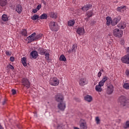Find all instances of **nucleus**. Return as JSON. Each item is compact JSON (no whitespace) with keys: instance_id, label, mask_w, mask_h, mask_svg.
I'll return each instance as SVG.
<instances>
[{"instance_id":"nucleus-1","label":"nucleus","mask_w":129,"mask_h":129,"mask_svg":"<svg viewBox=\"0 0 129 129\" xmlns=\"http://www.w3.org/2000/svg\"><path fill=\"white\" fill-rule=\"evenodd\" d=\"M118 102L121 106L123 107H125V108L129 106V100L128 99H126L125 96H121L118 99Z\"/></svg>"},{"instance_id":"nucleus-2","label":"nucleus","mask_w":129,"mask_h":129,"mask_svg":"<svg viewBox=\"0 0 129 129\" xmlns=\"http://www.w3.org/2000/svg\"><path fill=\"white\" fill-rule=\"evenodd\" d=\"M49 28L51 31H52V32H57V31L59 30V27L58 26L57 23L54 21H51L50 22Z\"/></svg>"},{"instance_id":"nucleus-3","label":"nucleus","mask_w":129,"mask_h":129,"mask_svg":"<svg viewBox=\"0 0 129 129\" xmlns=\"http://www.w3.org/2000/svg\"><path fill=\"white\" fill-rule=\"evenodd\" d=\"M113 34L114 36L117 38H121V37H122V35H123V31L121 30L116 28L113 30Z\"/></svg>"},{"instance_id":"nucleus-4","label":"nucleus","mask_w":129,"mask_h":129,"mask_svg":"<svg viewBox=\"0 0 129 129\" xmlns=\"http://www.w3.org/2000/svg\"><path fill=\"white\" fill-rule=\"evenodd\" d=\"M37 34L35 32L33 33L31 35H29L27 38L28 43H32L36 40V36Z\"/></svg>"},{"instance_id":"nucleus-5","label":"nucleus","mask_w":129,"mask_h":129,"mask_svg":"<svg viewBox=\"0 0 129 129\" xmlns=\"http://www.w3.org/2000/svg\"><path fill=\"white\" fill-rule=\"evenodd\" d=\"M49 83L52 86H57L59 84V80L57 78L50 79Z\"/></svg>"},{"instance_id":"nucleus-6","label":"nucleus","mask_w":129,"mask_h":129,"mask_svg":"<svg viewBox=\"0 0 129 129\" xmlns=\"http://www.w3.org/2000/svg\"><path fill=\"white\" fill-rule=\"evenodd\" d=\"M106 86H107L106 92L107 94H112V93L113 92V85L109 83V84H107Z\"/></svg>"},{"instance_id":"nucleus-7","label":"nucleus","mask_w":129,"mask_h":129,"mask_svg":"<svg viewBox=\"0 0 129 129\" xmlns=\"http://www.w3.org/2000/svg\"><path fill=\"white\" fill-rule=\"evenodd\" d=\"M57 108L61 111H64L66 108V103L64 102H60L57 104Z\"/></svg>"},{"instance_id":"nucleus-8","label":"nucleus","mask_w":129,"mask_h":129,"mask_svg":"<svg viewBox=\"0 0 129 129\" xmlns=\"http://www.w3.org/2000/svg\"><path fill=\"white\" fill-rule=\"evenodd\" d=\"M121 61L124 64H129V53L122 56L121 58Z\"/></svg>"},{"instance_id":"nucleus-9","label":"nucleus","mask_w":129,"mask_h":129,"mask_svg":"<svg viewBox=\"0 0 129 129\" xmlns=\"http://www.w3.org/2000/svg\"><path fill=\"white\" fill-rule=\"evenodd\" d=\"M79 83L80 86H84L88 83V80L85 78H81L80 79Z\"/></svg>"},{"instance_id":"nucleus-10","label":"nucleus","mask_w":129,"mask_h":129,"mask_svg":"<svg viewBox=\"0 0 129 129\" xmlns=\"http://www.w3.org/2000/svg\"><path fill=\"white\" fill-rule=\"evenodd\" d=\"M80 127L81 129H87V124L86 121L83 119H81L80 121Z\"/></svg>"},{"instance_id":"nucleus-11","label":"nucleus","mask_w":129,"mask_h":129,"mask_svg":"<svg viewBox=\"0 0 129 129\" xmlns=\"http://www.w3.org/2000/svg\"><path fill=\"white\" fill-rule=\"evenodd\" d=\"M55 100L57 102H63L64 100V96L61 94H57L55 96Z\"/></svg>"},{"instance_id":"nucleus-12","label":"nucleus","mask_w":129,"mask_h":129,"mask_svg":"<svg viewBox=\"0 0 129 129\" xmlns=\"http://www.w3.org/2000/svg\"><path fill=\"white\" fill-rule=\"evenodd\" d=\"M22 85L26 88H30V82L26 78H24L22 80Z\"/></svg>"},{"instance_id":"nucleus-13","label":"nucleus","mask_w":129,"mask_h":129,"mask_svg":"<svg viewBox=\"0 0 129 129\" xmlns=\"http://www.w3.org/2000/svg\"><path fill=\"white\" fill-rule=\"evenodd\" d=\"M77 33L78 35H80V36H82L85 34V30L82 27H79L77 30Z\"/></svg>"},{"instance_id":"nucleus-14","label":"nucleus","mask_w":129,"mask_h":129,"mask_svg":"<svg viewBox=\"0 0 129 129\" xmlns=\"http://www.w3.org/2000/svg\"><path fill=\"white\" fill-rule=\"evenodd\" d=\"M76 50H77V45L73 44L71 49L68 50V53H75L76 52Z\"/></svg>"},{"instance_id":"nucleus-15","label":"nucleus","mask_w":129,"mask_h":129,"mask_svg":"<svg viewBox=\"0 0 129 129\" xmlns=\"http://www.w3.org/2000/svg\"><path fill=\"white\" fill-rule=\"evenodd\" d=\"M107 77H104L102 80L100 82H99V84L98 85L102 87V86L104 85V83H105V82L107 81Z\"/></svg>"},{"instance_id":"nucleus-16","label":"nucleus","mask_w":129,"mask_h":129,"mask_svg":"<svg viewBox=\"0 0 129 129\" xmlns=\"http://www.w3.org/2000/svg\"><path fill=\"white\" fill-rule=\"evenodd\" d=\"M30 57L33 59H36L38 57V52L36 50L32 51L30 53Z\"/></svg>"},{"instance_id":"nucleus-17","label":"nucleus","mask_w":129,"mask_h":129,"mask_svg":"<svg viewBox=\"0 0 129 129\" xmlns=\"http://www.w3.org/2000/svg\"><path fill=\"white\" fill-rule=\"evenodd\" d=\"M38 51L40 55H45L47 52V50L44 49L43 47H40Z\"/></svg>"},{"instance_id":"nucleus-18","label":"nucleus","mask_w":129,"mask_h":129,"mask_svg":"<svg viewBox=\"0 0 129 129\" xmlns=\"http://www.w3.org/2000/svg\"><path fill=\"white\" fill-rule=\"evenodd\" d=\"M91 8V5L90 4H87L86 5H85L82 8V10L84 12H87L88 10H90V9Z\"/></svg>"},{"instance_id":"nucleus-19","label":"nucleus","mask_w":129,"mask_h":129,"mask_svg":"<svg viewBox=\"0 0 129 129\" xmlns=\"http://www.w3.org/2000/svg\"><path fill=\"white\" fill-rule=\"evenodd\" d=\"M126 9V7L125 6H121L117 8V12H119L120 13H123L124 11Z\"/></svg>"},{"instance_id":"nucleus-20","label":"nucleus","mask_w":129,"mask_h":129,"mask_svg":"<svg viewBox=\"0 0 129 129\" xmlns=\"http://www.w3.org/2000/svg\"><path fill=\"white\" fill-rule=\"evenodd\" d=\"M16 11L18 14H21V13H22V11H23L22 6H21L20 5H17Z\"/></svg>"},{"instance_id":"nucleus-21","label":"nucleus","mask_w":129,"mask_h":129,"mask_svg":"<svg viewBox=\"0 0 129 129\" xmlns=\"http://www.w3.org/2000/svg\"><path fill=\"white\" fill-rule=\"evenodd\" d=\"M84 99L88 102H91L92 101V97L89 95H87L84 97Z\"/></svg>"},{"instance_id":"nucleus-22","label":"nucleus","mask_w":129,"mask_h":129,"mask_svg":"<svg viewBox=\"0 0 129 129\" xmlns=\"http://www.w3.org/2000/svg\"><path fill=\"white\" fill-rule=\"evenodd\" d=\"M106 20L107 21V22H106L107 26H110V24H111V22L112 21V19L111 18V17H110L109 16H107L106 18Z\"/></svg>"},{"instance_id":"nucleus-23","label":"nucleus","mask_w":129,"mask_h":129,"mask_svg":"<svg viewBox=\"0 0 129 129\" xmlns=\"http://www.w3.org/2000/svg\"><path fill=\"white\" fill-rule=\"evenodd\" d=\"M117 27L118 28H120V29H125L126 27V24H125V22H121L117 25Z\"/></svg>"},{"instance_id":"nucleus-24","label":"nucleus","mask_w":129,"mask_h":129,"mask_svg":"<svg viewBox=\"0 0 129 129\" xmlns=\"http://www.w3.org/2000/svg\"><path fill=\"white\" fill-rule=\"evenodd\" d=\"M48 15L52 19H57V13H55L54 12H49Z\"/></svg>"},{"instance_id":"nucleus-25","label":"nucleus","mask_w":129,"mask_h":129,"mask_svg":"<svg viewBox=\"0 0 129 129\" xmlns=\"http://www.w3.org/2000/svg\"><path fill=\"white\" fill-rule=\"evenodd\" d=\"M2 20L3 22H8L9 21V17L7 14H3L2 16Z\"/></svg>"},{"instance_id":"nucleus-26","label":"nucleus","mask_w":129,"mask_h":129,"mask_svg":"<svg viewBox=\"0 0 129 129\" xmlns=\"http://www.w3.org/2000/svg\"><path fill=\"white\" fill-rule=\"evenodd\" d=\"M48 19V15L45 13L42 14L38 20H47Z\"/></svg>"},{"instance_id":"nucleus-27","label":"nucleus","mask_w":129,"mask_h":129,"mask_svg":"<svg viewBox=\"0 0 129 129\" xmlns=\"http://www.w3.org/2000/svg\"><path fill=\"white\" fill-rule=\"evenodd\" d=\"M21 35H22L24 37H27L28 36V32H27V30L22 29L21 31Z\"/></svg>"},{"instance_id":"nucleus-28","label":"nucleus","mask_w":129,"mask_h":129,"mask_svg":"<svg viewBox=\"0 0 129 129\" xmlns=\"http://www.w3.org/2000/svg\"><path fill=\"white\" fill-rule=\"evenodd\" d=\"M93 15V13H92V11H89L86 13V16L88 17L87 18V21H88V20H89V18H90L91 17H92Z\"/></svg>"},{"instance_id":"nucleus-29","label":"nucleus","mask_w":129,"mask_h":129,"mask_svg":"<svg viewBox=\"0 0 129 129\" xmlns=\"http://www.w3.org/2000/svg\"><path fill=\"white\" fill-rule=\"evenodd\" d=\"M75 24V20H70L68 22V25L69 27H73V25Z\"/></svg>"},{"instance_id":"nucleus-30","label":"nucleus","mask_w":129,"mask_h":129,"mask_svg":"<svg viewBox=\"0 0 129 129\" xmlns=\"http://www.w3.org/2000/svg\"><path fill=\"white\" fill-rule=\"evenodd\" d=\"M101 86H99V85H96L95 87V90L97 91V92H101L102 91V88Z\"/></svg>"},{"instance_id":"nucleus-31","label":"nucleus","mask_w":129,"mask_h":129,"mask_svg":"<svg viewBox=\"0 0 129 129\" xmlns=\"http://www.w3.org/2000/svg\"><path fill=\"white\" fill-rule=\"evenodd\" d=\"M21 62L24 67L27 66V58L26 57H23L21 59Z\"/></svg>"},{"instance_id":"nucleus-32","label":"nucleus","mask_w":129,"mask_h":129,"mask_svg":"<svg viewBox=\"0 0 129 129\" xmlns=\"http://www.w3.org/2000/svg\"><path fill=\"white\" fill-rule=\"evenodd\" d=\"M123 127L125 129L129 128V120L126 121L123 124Z\"/></svg>"},{"instance_id":"nucleus-33","label":"nucleus","mask_w":129,"mask_h":129,"mask_svg":"<svg viewBox=\"0 0 129 129\" xmlns=\"http://www.w3.org/2000/svg\"><path fill=\"white\" fill-rule=\"evenodd\" d=\"M123 87L125 89H129V82H125L124 85H123Z\"/></svg>"},{"instance_id":"nucleus-34","label":"nucleus","mask_w":129,"mask_h":129,"mask_svg":"<svg viewBox=\"0 0 129 129\" xmlns=\"http://www.w3.org/2000/svg\"><path fill=\"white\" fill-rule=\"evenodd\" d=\"M7 5V0H0V5L1 7H5Z\"/></svg>"},{"instance_id":"nucleus-35","label":"nucleus","mask_w":129,"mask_h":129,"mask_svg":"<svg viewBox=\"0 0 129 129\" xmlns=\"http://www.w3.org/2000/svg\"><path fill=\"white\" fill-rule=\"evenodd\" d=\"M39 19H40V17H39V15H37V14H35L33 16L31 17V19L33 20V21L39 20Z\"/></svg>"},{"instance_id":"nucleus-36","label":"nucleus","mask_w":129,"mask_h":129,"mask_svg":"<svg viewBox=\"0 0 129 129\" xmlns=\"http://www.w3.org/2000/svg\"><path fill=\"white\" fill-rule=\"evenodd\" d=\"M113 20L115 22V24H116L117 25V23H119L120 20H121V18L120 17V16H118L117 18H115Z\"/></svg>"},{"instance_id":"nucleus-37","label":"nucleus","mask_w":129,"mask_h":129,"mask_svg":"<svg viewBox=\"0 0 129 129\" xmlns=\"http://www.w3.org/2000/svg\"><path fill=\"white\" fill-rule=\"evenodd\" d=\"M42 37H43V34L41 33H40L36 36L35 35L36 40L37 41V40H41L42 39Z\"/></svg>"},{"instance_id":"nucleus-38","label":"nucleus","mask_w":129,"mask_h":129,"mask_svg":"<svg viewBox=\"0 0 129 129\" xmlns=\"http://www.w3.org/2000/svg\"><path fill=\"white\" fill-rule=\"evenodd\" d=\"M66 57H65V56L64 55H61L59 57V61H63V62H65L66 61Z\"/></svg>"},{"instance_id":"nucleus-39","label":"nucleus","mask_w":129,"mask_h":129,"mask_svg":"<svg viewBox=\"0 0 129 129\" xmlns=\"http://www.w3.org/2000/svg\"><path fill=\"white\" fill-rule=\"evenodd\" d=\"M95 121L97 124H99V123H100V119H99V117L98 116L96 117Z\"/></svg>"},{"instance_id":"nucleus-40","label":"nucleus","mask_w":129,"mask_h":129,"mask_svg":"<svg viewBox=\"0 0 129 129\" xmlns=\"http://www.w3.org/2000/svg\"><path fill=\"white\" fill-rule=\"evenodd\" d=\"M45 58L46 60H49V57L50 56V54L48 52H46L45 53Z\"/></svg>"},{"instance_id":"nucleus-41","label":"nucleus","mask_w":129,"mask_h":129,"mask_svg":"<svg viewBox=\"0 0 129 129\" xmlns=\"http://www.w3.org/2000/svg\"><path fill=\"white\" fill-rule=\"evenodd\" d=\"M8 67V68H10V69H11V70H14V69H15V67H14L12 64H9Z\"/></svg>"},{"instance_id":"nucleus-42","label":"nucleus","mask_w":129,"mask_h":129,"mask_svg":"<svg viewBox=\"0 0 129 129\" xmlns=\"http://www.w3.org/2000/svg\"><path fill=\"white\" fill-rule=\"evenodd\" d=\"M41 8H42V5H38L36 7V9L38 11H40V10H41Z\"/></svg>"},{"instance_id":"nucleus-43","label":"nucleus","mask_w":129,"mask_h":129,"mask_svg":"<svg viewBox=\"0 0 129 129\" xmlns=\"http://www.w3.org/2000/svg\"><path fill=\"white\" fill-rule=\"evenodd\" d=\"M111 24L112 26H115L116 25H117L116 24H115V21H114V19L113 20H112Z\"/></svg>"},{"instance_id":"nucleus-44","label":"nucleus","mask_w":129,"mask_h":129,"mask_svg":"<svg viewBox=\"0 0 129 129\" xmlns=\"http://www.w3.org/2000/svg\"><path fill=\"white\" fill-rule=\"evenodd\" d=\"M10 61H11V62H14V61H15V57H14L13 56H11L10 57Z\"/></svg>"},{"instance_id":"nucleus-45","label":"nucleus","mask_w":129,"mask_h":129,"mask_svg":"<svg viewBox=\"0 0 129 129\" xmlns=\"http://www.w3.org/2000/svg\"><path fill=\"white\" fill-rule=\"evenodd\" d=\"M12 94L13 95H15V94H16V93H17V92L15 91V89H12Z\"/></svg>"},{"instance_id":"nucleus-46","label":"nucleus","mask_w":129,"mask_h":129,"mask_svg":"<svg viewBox=\"0 0 129 129\" xmlns=\"http://www.w3.org/2000/svg\"><path fill=\"white\" fill-rule=\"evenodd\" d=\"M6 54L7 55V56H11L12 55V53L8 51L6 52Z\"/></svg>"},{"instance_id":"nucleus-47","label":"nucleus","mask_w":129,"mask_h":129,"mask_svg":"<svg viewBox=\"0 0 129 129\" xmlns=\"http://www.w3.org/2000/svg\"><path fill=\"white\" fill-rule=\"evenodd\" d=\"M125 74H126V76L129 77V70H126Z\"/></svg>"},{"instance_id":"nucleus-48","label":"nucleus","mask_w":129,"mask_h":129,"mask_svg":"<svg viewBox=\"0 0 129 129\" xmlns=\"http://www.w3.org/2000/svg\"><path fill=\"white\" fill-rule=\"evenodd\" d=\"M38 10H37L36 8V9H34L33 10L32 12H33L34 14H36V13H37V12H38Z\"/></svg>"},{"instance_id":"nucleus-49","label":"nucleus","mask_w":129,"mask_h":129,"mask_svg":"<svg viewBox=\"0 0 129 129\" xmlns=\"http://www.w3.org/2000/svg\"><path fill=\"white\" fill-rule=\"evenodd\" d=\"M102 75V73H101V72H99V73H98L97 76L98 77H100V76H101V75Z\"/></svg>"},{"instance_id":"nucleus-50","label":"nucleus","mask_w":129,"mask_h":129,"mask_svg":"<svg viewBox=\"0 0 129 129\" xmlns=\"http://www.w3.org/2000/svg\"><path fill=\"white\" fill-rule=\"evenodd\" d=\"M57 129H62V127L60 125L57 126Z\"/></svg>"},{"instance_id":"nucleus-51","label":"nucleus","mask_w":129,"mask_h":129,"mask_svg":"<svg viewBox=\"0 0 129 129\" xmlns=\"http://www.w3.org/2000/svg\"><path fill=\"white\" fill-rule=\"evenodd\" d=\"M111 42H112V40H111L109 41L108 43H109V44H111Z\"/></svg>"},{"instance_id":"nucleus-52","label":"nucleus","mask_w":129,"mask_h":129,"mask_svg":"<svg viewBox=\"0 0 129 129\" xmlns=\"http://www.w3.org/2000/svg\"><path fill=\"white\" fill-rule=\"evenodd\" d=\"M6 104V100H5L3 102V105H5V104Z\"/></svg>"},{"instance_id":"nucleus-53","label":"nucleus","mask_w":129,"mask_h":129,"mask_svg":"<svg viewBox=\"0 0 129 129\" xmlns=\"http://www.w3.org/2000/svg\"><path fill=\"white\" fill-rule=\"evenodd\" d=\"M0 129H4V127L0 125Z\"/></svg>"},{"instance_id":"nucleus-54","label":"nucleus","mask_w":129,"mask_h":129,"mask_svg":"<svg viewBox=\"0 0 129 129\" xmlns=\"http://www.w3.org/2000/svg\"><path fill=\"white\" fill-rule=\"evenodd\" d=\"M74 129H80L78 127H74Z\"/></svg>"},{"instance_id":"nucleus-55","label":"nucleus","mask_w":129,"mask_h":129,"mask_svg":"<svg viewBox=\"0 0 129 129\" xmlns=\"http://www.w3.org/2000/svg\"><path fill=\"white\" fill-rule=\"evenodd\" d=\"M43 3L44 4V5H46V2H45V1H43Z\"/></svg>"},{"instance_id":"nucleus-56","label":"nucleus","mask_w":129,"mask_h":129,"mask_svg":"<svg viewBox=\"0 0 129 129\" xmlns=\"http://www.w3.org/2000/svg\"><path fill=\"white\" fill-rule=\"evenodd\" d=\"M122 44H124V40H122Z\"/></svg>"},{"instance_id":"nucleus-57","label":"nucleus","mask_w":129,"mask_h":129,"mask_svg":"<svg viewBox=\"0 0 129 129\" xmlns=\"http://www.w3.org/2000/svg\"><path fill=\"white\" fill-rule=\"evenodd\" d=\"M127 52H129V47L127 48Z\"/></svg>"},{"instance_id":"nucleus-58","label":"nucleus","mask_w":129,"mask_h":129,"mask_svg":"<svg viewBox=\"0 0 129 129\" xmlns=\"http://www.w3.org/2000/svg\"><path fill=\"white\" fill-rule=\"evenodd\" d=\"M100 72H103V70H101Z\"/></svg>"}]
</instances>
